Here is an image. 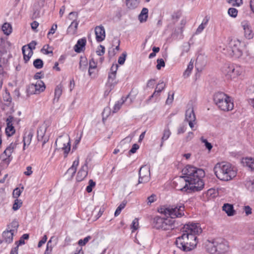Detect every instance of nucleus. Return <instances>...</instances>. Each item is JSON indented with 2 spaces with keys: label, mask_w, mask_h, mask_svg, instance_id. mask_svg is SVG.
<instances>
[{
  "label": "nucleus",
  "mask_w": 254,
  "mask_h": 254,
  "mask_svg": "<svg viewBox=\"0 0 254 254\" xmlns=\"http://www.w3.org/2000/svg\"><path fill=\"white\" fill-rule=\"evenodd\" d=\"M184 175L178 178L179 183L185 185L183 188H177L181 191L195 192L201 190L204 188V183L202 178L205 176V172L202 169L197 168L191 165L186 166L183 170Z\"/></svg>",
  "instance_id": "1"
},
{
  "label": "nucleus",
  "mask_w": 254,
  "mask_h": 254,
  "mask_svg": "<svg viewBox=\"0 0 254 254\" xmlns=\"http://www.w3.org/2000/svg\"><path fill=\"white\" fill-rule=\"evenodd\" d=\"M202 229L198 223H188L183 228V234L178 239L180 242L179 247L184 252H190L194 249L197 243L196 235L201 233Z\"/></svg>",
  "instance_id": "2"
},
{
  "label": "nucleus",
  "mask_w": 254,
  "mask_h": 254,
  "mask_svg": "<svg viewBox=\"0 0 254 254\" xmlns=\"http://www.w3.org/2000/svg\"><path fill=\"white\" fill-rule=\"evenodd\" d=\"M185 206L183 204H178L176 205H163L158 209V211L170 218H165L161 229L168 230L174 228V218L181 217L184 215Z\"/></svg>",
  "instance_id": "3"
},
{
  "label": "nucleus",
  "mask_w": 254,
  "mask_h": 254,
  "mask_svg": "<svg viewBox=\"0 0 254 254\" xmlns=\"http://www.w3.org/2000/svg\"><path fill=\"white\" fill-rule=\"evenodd\" d=\"M214 172L217 178L223 181H230L237 175L235 167L226 162L217 163L214 167Z\"/></svg>",
  "instance_id": "4"
},
{
  "label": "nucleus",
  "mask_w": 254,
  "mask_h": 254,
  "mask_svg": "<svg viewBox=\"0 0 254 254\" xmlns=\"http://www.w3.org/2000/svg\"><path fill=\"white\" fill-rule=\"evenodd\" d=\"M213 101L218 108L224 111H229L233 109V103L231 98L223 92H218L213 95Z\"/></svg>",
  "instance_id": "5"
},
{
  "label": "nucleus",
  "mask_w": 254,
  "mask_h": 254,
  "mask_svg": "<svg viewBox=\"0 0 254 254\" xmlns=\"http://www.w3.org/2000/svg\"><path fill=\"white\" fill-rule=\"evenodd\" d=\"M240 45L241 42L239 40L236 38L229 39L227 46L228 55L236 58L241 56L242 52L240 49Z\"/></svg>",
  "instance_id": "6"
},
{
  "label": "nucleus",
  "mask_w": 254,
  "mask_h": 254,
  "mask_svg": "<svg viewBox=\"0 0 254 254\" xmlns=\"http://www.w3.org/2000/svg\"><path fill=\"white\" fill-rule=\"evenodd\" d=\"M225 71L228 78H234L240 75L244 71V69L240 65L231 64L226 65Z\"/></svg>",
  "instance_id": "7"
},
{
  "label": "nucleus",
  "mask_w": 254,
  "mask_h": 254,
  "mask_svg": "<svg viewBox=\"0 0 254 254\" xmlns=\"http://www.w3.org/2000/svg\"><path fill=\"white\" fill-rule=\"evenodd\" d=\"M57 146H61V148L64 151L66 157L70 150V139L68 136L60 137L56 141Z\"/></svg>",
  "instance_id": "8"
},
{
  "label": "nucleus",
  "mask_w": 254,
  "mask_h": 254,
  "mask_svg": "<svg viewBox=\"0 0 254 254\" xmlns=\"http://www.w3.org/2000/svg\"><path fill=\"white\" fill-rule=\"evenodd\" d=\"M36 45L37 42L35 41H32L27 45L28 47L26 45L22 47V51L25 63H27L32 56L33 54L32 50L35 49Z\"/></svg>",
  "instance_id": "9"
},
{
  "label": "nucleus",
  "mask_w": 254,
  "mask_h": 254,
  "mask_svg": "<svg viewBox=\"0 0 254 254\" xmlns=\"http://www.w3.org/2000/svg\"><path fill=\"white\" fill-rule=\"evenodd\" d=\"M150 168L146 165L142 166L139 171L138 184L146 183L150 180Z\"/></svg>",
  "instance_id": "10"
},
{
  "label": "nucleus",
  "mask_w": 254,
  "mask_h": 254,
  "mask_svg": "<svg viewBox=\"0 0 254 254\" xmlns=\"http://www.w3.org/2000/svg\"><path fill=\"white\" fill-rule=\"evenodd\" d=\"M47 127L45 126L39 127L37 129V139L39 141L42 142L43 146L49 140V136L45 135Z\"/></svg>",
  "instance_id": "11"
},
{
  "label": "nucleus",
  "mask_w": 254,
  "mask_h": 254,
  "mask_svg": "<svg viewBox=\"0 0 254 254\" xmlns=\"http://www.w3.org/2000/svg\"><path fill=\"white\" fill-rule=\"evenodd\" d=\"M13 149L14 146L12 143H11L0 155V157L2 159V161L7 164H8L11 161L10 157Z\"/></svg>",
  "instance_id": "12"
},
{
  "label": "nucleus",
  "mask_w": 254,
  "mask_h": 254,
  "mask_svg": "<svg viewBox=\"0 0 254 254\" xmlns=\"http://www.w3.org/2000/svg\"><path fill=\"white\" fill-rule=\"evenodd\" d=\"M215 244H216L217 254L224 253L228 250V246L226 242L223 239H215Z\"/></svg>",
  "instance_id": "13"
},
{
  "label": "nucleus",
  "mask_w": 254,
  "mask_h": 254,
  "mask_svg": "<svg viewBox=\"0 0 254 254\" xmlns=\"http://www.w3.org/2000/svg\"><path fill=\"white\" fill-rule=\"evenodd\" d=\"M96 39L98 42L103 41L105 38V30L103 26H96L95 28Z\"/></svg>",
  "instance_id": "14"
},
{
  "label": "nucleus",
  "mask_w": 254,
  "mask_h": 254,
  "mask_svg": "<svg viewBox=\"0 0 254 254\" xmlns=\"http://www.w3.org/2000/svg\"><path fill=\"white\" fill-rule=\"evenodd\" d=\"M205 245L206 250L208 253L210 254H217L215 239L212 240H207Z\"/></svg>",
  "instance_id": "15"
},
{
  "label": "nucleus",
  "mask_w": 254,
  "mask_h": 254,
  "mask_svg": "<svg viewBox=\"0 0 254 254\" xmlns=\"http://www.w3.org/2000/svg\"><path fill=\"white\" fill-rule=\"evenodd\" d=\"M87 163L86 162L80 169L77 173L76 176V180L78 182L82 181L87 175Z\"/></svg>",
  "instance_id": "16"
},
{
  "label": "nucleus",
  "mask_w": 254,
  "mask_h": 254,
  "mask_svg": "<svg viewBox=\"0 0 254 254\" xmlns=\"http://www.w3.org/2000/svg\"><path fill=\"white\" fill-rule=\"evenodd\" d=\"M33 136V131L30 130L28 131H26L23 137V150L26 149V147H28L31 143L32 138Z\"/></svg>",
  "instance_id": "17"
},
{
  "label": "nucleus",
  "mask_w": 254,
  "mask_h": 254,
  "mask_svg": "<svg viewBox=\"0 0 254 254\" xmlns=\"http://www.w3.org/2000/svg\"><path fill=\"white\" fill-rule=\"evenodd\" d=\"M116 73L110 72L108 75V81L106 84V87L109 88L110 91L112 90L117 82L116 81Z\"/></svg>",
  "instance_id": "18"
},
{
  "label": "nucleus",
  "mask_w": 254,
  "mask_h": 254,
  "mask_svg": "<svg viewBox=\"0 0 254 254\" xmlns=\"http://www.w3.org/2000/svg\"><path fill=\"white\" fill-rule=\"evenodd\" d=\"M243 29L244 30V35L246 38L248 39H251L254 37V33L250 25L246 22L242 23Z\"/></svg>",
  "instance_id": "19"
},
{
  "label": "nucleus",
  "mask_w": 254,
  "mask_h": 254,
  "mask_svg": "<svg viewBox=\"0 0 254 254\" xmlns=\"http://www.w3.org/2000/svg\"><path fill=\"white\" fill-rule=\"evenodd\" d=\"M14 232V230H9L3 232L2 237L6 243H11L12 242Z\"/></svg>",
  "instance_id": "20"
},
{
  "label": "nucleus",
  "mask_w": 254,
  "mask_h": 254,
  "mask_svg": "<svg viewBox=\"0 0 254 254\" xmlns=\"http://www.w3.org/2000/svg\"><path fill=\"white\" fill-rule=\"evenodd\" d=\"M86 43V39L85 38L79 39L76 44L74 47V51L77 53H80L83 48L85 47Z\"/></svg>",
  "instance_id": "21"
},
{
  "label": "nucleus",
  "mask_w": 254,
  "mask_h": 254,
  "mask_svg": "<svg viewBox=\"0 0 254 254\" xmlns=\"http://www.w3.org/2000/svg\"><path fill=\"white\" fill-rule=\"evenodd\" d=\"M165 218L158 216L154 217L152 219V225L157 229H161Z\"/></svg>",
  "instance_id": "22"
},
{
  "label": "nucleus",
  "mask_w": 254,
  "mask_h": 254,
  "mask_svg": "<svg viewBox=\"0 0 254 254\" xmlns=\"http://www.w3.org/2000/svg\"><path fill=\"white\" fill-rule=\"evenodd\" d=\"M222 210L225 211L228 216H232L235 214V211L232 204L229 203H225L223 207Z\"/></svg>",
  "instance_id": "23"
},
{
  "label": "nucleus",
  "mask_w": 254,
  "mask_h": 254,
  "mask_svg": "<svg viewBox=\"0 0 254 254\" xmlns=\"http://www.w3.org/2000/svg\"><path fill=\"white\" fill-rule=\"evenodd\" d=\"M63 86L60 83L56 86L55 89V97L54 98V102H58L61 96L63 93Z\"/></svg>",
  "instance_id": "24"
},
{
  "label": "nucleus",
  "mask_w": 254,
  "mask_h": 254,
  "mask_svg": "<svg viewBox=\"0 0 254 254\" xmlns=\"http://www.w3.org/2000/svg\"><path fill=\"white\" fill-rule=\"evenodd\" d=\"M78 25V22L77 21V20H73L67 28V34L70 35H74L76 34Z\"/></svg>",
  "instance_id": "25"
},
{
  "label": "nucleus",
  "mask_w": 254,
  "mask_h": 254,
  "mask_svg": "<svg viewBox=\"0 0 254 254\" xmlns=\"http://www.w3.org/2000/svg\"><path fill=\"white\" fill-rule=\"evenodd\" d=\"M186 120L195 121V116L194 113L193 107L191 106L186 110Z\"/></svg>",
  "instance_id": "26"
},
{
  "label": "nucleus",
  "mask_w": 254,
  "mask_h": 254,
  "mask_svg": "<svg viewBox=\"0 0 254 254\" xmlns=\"http://www.w3.org/2000/svg\"><path fill=\"white\" fill-rule=\"evenodd\" d=\"M148 16V9L144 7L141 10L140 13L138 15V19L141 23L146 22Z\"/></svg>",
  "instance_id": "27"
},
{
  "label": "nucleus",
  "mask_w": 254,
  "mask_h": 254,
  "mask_svg": "<svg viewBox=\"0 0 254 254\" xmlns=\"http://www.w3.org/2000/svg\"><path fill=\"white\" fill-rule=\"evenodd\" d=\"M243 162L245 165L251 169L252 170H254V158H246L244 159Z\"/></svg>",
  "instance_id": "28"
},
{
  "label": "nucleus",
  "mask_w": 254,
  "mask_h": 254,
  "mask_svg": "<svg viewBox=\"0 0 254 254\" xmlns=\"http://www.w3.org/2000/svg\"><path fill=\"white\" fill-rule=\"evenodd\" d=\"M140 0H126V5L129 9H134L137 7Z\"/></svg>",
  "instance_id": "29"
},
{
  "label": "nucleus",
  "mask_w": 254,
  "mask_h": 254,
  "mask_svg": "<svg viewBox=\"0 0 254 254\" xmlns=\"http://www.w3.org/2000/svg\"><path fill=\"white\" fill-rule=\"evenodd\" d=\"M2 30L4 34L8 35L12 32V26L10 24L8 23H4L1 27Z\"/></svg>",
  "instance_id": "30"
},
{
  "label": "nucleus",
  "mask_w": 254,
  "mask_h": 254,
  "mask_svg": "<svg viewBox=\"0 0 254 254\" xmlns=\"http://www.w3.org/2000/svg\"><path fill=\"white\" fill-rule=\"evenodd\" d=\"M245 185L248 190L254 192V179H247L245 181Z\"/></svg>",
  "instance_id": "31"
},
{
  "label": "nucleus",
  "mask_w": 254,
  "mask_h": 254,
  "mask_svg": "<svg viewBox=\"0 0 254 254\" xmlns=\"http://www.w3.org/2000/svg\"><path fill=\"white\" fill-rule=\"evenodd\" d=\"M130 94V93L127 96L125 99H124V97H123L120 101H119L116 103L113 108L114 113L117 112L120 109L122 105L125 102V100L129 96Z\"/></svg>",
  "instance_id": "32"
},
{
  "label": "nucleus",
  "mask_w": 254,
  "mask_h": 254,
  "mask_svg": "<svg viewBox=\"0 0 254 254\" xmlns=\"http://www.w3.org/2000/svg\"><path fill=\"white\" fill-rule=\"evenodd\" d=\"M171 134V131L168 127L165 128V129L164 130L163 136L161 138V143L160 144L161 147L163 146V142L169 138Z\"/></svg>",
  "instance_id": "33"
},
{
  "label": "nucleus",
  "mask_w": 254,
  "mask_h": 254,
  "mask_svg": "<svg viewBox=\"0 0 254 254\" xmlns=\"http://www.w3.org/2000/svg\"><path fill=\"white\" fill-rule=\"evenodd\" d=\"M208 20L209 19L207 18L206 17L204 19H203L201 24L198 27L197 29H196V34H199L203 30L206 25L207 24Z\"/></svg>",
  "instance_id": "34"
},
{
  "label": "nucleus",
  "mask_w": 254,
  "mask_h": 254,
  "mask_svg": "<svg viewBox=\"0 0 254 254\" xmlns=\"http://www.w3.org/2000/svg\"><path fill=\"white\" fill-rule=\"evenodd\" d=\"M34 85H36V91L37 94L43 91L45 89V86L44 82L42 81H38L36 84H34Z\"/></svg>",
  "instance_id": "35"
},
{
  "label": "nucleus",
  "mask_w": 254,
  "mask_h": 254,
  "mask_svg": "<svg viewBox=\"0 0 254 254\" xmlns=\"http://www.w3.org/2000/svg\"><path fill=\"white\" fill-rule=\"evenodd\" d=\"M193 67V63L190 61L188 65L187 69L184 72L183 76L185 78H187L190 76Z\"/></svg>",
  "instance_id": "36"
},
{
  "label": "nucleus",
  "mask_w": 254,
  "mask_h": 254,
  "mask_svg": "<svg viewBox=\"0 0 254 254\" xmlns=\"http://www.w3.org/2000/svg\"><path fill=\"white\" fill-rule=\"evenodd\" d=\"M15 129L12 124L7 125L5 128V133L8 136H10L15 133Z\"/></svg>",
  "instance_id": "37"
},
{
  "label": "nucleus",
  "mask_w": 254,
  "mask_h": 254,
  "mask_svg": "<svg viewBox=\"0 0 254 254\" xmlns=\"http://www.w3.org/2000/svg\"><path fill=\"white\" fill-rule=\"evenodd\" d=\"M127 201L124 200L117 207L115 212V216H118L121 212L122 210L125 207Z\"/></svg>",
  "instance_id": "38"
},
{
  "label": "nucleus",
  "mask_w": 254,
  "mask_h": 254,
  "mask_svg": "<svg viewBox=\"0 0 254 254\" xmlns=\"http://www.w3.org/2000/svg\"><path fill=\"white\" fill-rule=\"evenodd\" d=\"M33 65L37 69H41L43 66V62L41 59H37L34 61Z\"/></svg>",
  "instance_id": "39"
},
{
  "label": "nucleus",
  "mask_w": 254,
  "mask_h": 254,
  "mask_svg": "<svg viewBox=\"0 0 254 254\" xmlns=\"http://www.w3.org/2000/svg\"><path fill=\"white\" fill-rule=\"evenodd\" d=\"M87 61L85 59L81 58L79 62V68L80 70L84 71L85 70L87 67Z\"/></svg>",
  "instance_id": "40"
},
{
  "label": "nucleus",
  "mask_w": 254,
  "mask_h": 254,
  "mask_svg": "<svg viewBox=\"0 0 254 254\" xmlns=\"http://www.w3.org/2000/svg\"><path fill=\"white\" fill-rule=\"evenodd\" d=\"M35 86H36V85H34V84H30L27 89V93L28 94H37V91H36L37 88Z\"/></svg>",
  "instance_id": "41"
},
{
  "label": "nucleus",
  "mask_w": 254,
  "mask_h": 254,
  "mask_svg": "<svg viewBox=\"0 0 254 254\" xmlns=\"http://www.w3.org/2000/svg\"><path fill=\"white\" fill-rule=\"evenodd\" d=\"M29 239V235L28 234H23L20 238L18 241L16 242V244L18 245H21L25 244L24 240H28Z\"/></svg>",
  "instance_id": "42"
},
{
  "label": "nucleus",
  "mask_w": 254,
  "mask_h": 254,
  "mask_svg": "<svg viewBox=\"0 0 254 254\" xmlns=\"http://www.w3.org/2000/svg\"><path fill=\"white\" fill-rule=\"evenodd\" d=\"M3 99L4 101L10 103L11 102L12 98L10 96V93L7 90H5L4 93L3 94Z\"/></svg>",
  "instance_id": "43"
},
{
  "label": "nucleus",
  "mask_w": 254,
  "mask_h": 254,
  "mask_svg": "<svg viewBox=\"0 0 254 254\" xmlns=\"http://www.w3.org/2000/svg\"><path fill=\"white\" fill-rule=\"evenodd\" d=\"M127 56V54L126 52H123L121 56L119 57L118 59V63L121 65L125 63Z\"/></svg>",
  "instance_id": "44"
},
{
  "label": "nucleus",
  "mask_w": 254,
  "mask_h": 254,
  "mask_svg": "<svg viewBox=\"0 0 254 254\" xmlns=\"http://www.w3.org/2000/svg\"><path fill=\"white\" fill-rule=\"evenodd\" d=\"M200 140L201 141L204 143V145L205 146V147L209 150L210 151L212 148V145H211V144L209 142H208V141L206 139L204 138L203 136H202L201 138H200Z\"/></svg>",
  "instance_id": "45"
},
{
  "label": "nucleus",
  "mask_w": 254,
  "mask_h": 254,
  "mask_svg": "<svg viewBox=\"0 0 254 254\" xmlns=\"http://www.w3.org/2000/svg\"><path fill=\"white\" fill-rule=\"evenodd\" d=\"M229 15L232 17H236L238 14V10L235 8H230L228 9Z\"/></svg>",
  "instance_id": "46"
},
{
  "label": "nucleus",
  "mask_w": 254,
  "mask_h": 254,
  "mask_svg": "<svg viewBox=\"0 0 254 254\" xmlns=\"http://www.w3.org/2000/svg\"><path fill=\"white\" fill-rule=\"evenodd\" d=\"M96 183L92 180H90L89 181V185L87 186L86 190L88 192H91L92 190L93 187L95 186Z\"/></svg>",
  "instance_id": "47"
},
{
  "label": "nucleus",
  "mask_w": 254,
  "mask_h": 254,
  "mask_svg": "<svg viewBox=\"0 0 254 254\" xmlns=\"http://www.w3.org/2000/svg\"><path fill=\"white\" fill-rule=\"evenodd\" d=\"M138 219L137 218H135L133 221L132 222L131 225V229H132V232H134V231L138 229Z\"/></svg>",
  "instance_id": "48"
},
{
  "label": "nucleus",
  "mask_w": 254,
  "mask_h": 254,
  "mask_svg": "<svg viewBox=\"0 0 254 254\" xmlns=\"http://www.w3.org/2000/svg\"><path fill=\"white\" fill-rule=\"evenodd\" d=\"M97 67L96 63L95 62V61L93 60V59H91L89 61V68L88 69V72L89 74L90 75H91V69H95Z\"/></svg>",
  "instance_id": "49"
},
{
  "label": "nucleus",
  "mask_w": 254,
  "mask_h": 254,
  "mask_svg": "<svg viewBox=\"0 0 254 254\" xmlns=\"http://www.w3.org/2000/svg\"><path fill=\"white\" fill-rule=\"evenodd\" d=\"M21 205H22V201H21V200L16 199L15 200L14 203L13 205L12 209L14 210H17L21 206Z\"/></svg>",
  "instance_id": "50"
},
{
  "label": "nucleus",
  "mask_w": 254,
  "mask_h": 254,
  "mask_svg": "<svg viewBox=\"0 0 254 254\" xmlns=\"http://www.w3.org/2000/svg\"><path fill=\"white\" fill-rule=\"evenodd\" d=\"M156 200V195L155 194H152L148 196L147 198V203L148 205H150L151 204Z\"/></svg>",
  "instance_id": "51"
},
{
  "label": "nucleus",
  "mask_w": 254,
  "mask_h": 254,
  "mask_svg": "<svg viewBox=\"0 0 254 254\" xmlns=\"http://www.w3.org/2000/svg\"><path fill=\"white\" fill-rule=\"evenodd\" d=\"M91 239V237L88 236L85 237L83 240L80 239L78 241V244L80 246H84Z\"/></svg>",
  "instance_id": "52"
},
{
  "label": "nucleus",
  "mask_w": 254,
  "mask_h": 254,
  "mask_svg": "<svg viewBox=\"0 0 254 254\" xmlns=\"http://www.w3.org/2000/svg\"><path fill=\"white\" fill-rule=\"evenodd\" d=\"M76 172V169L70 167L66 171V174L69 175L70 178H72Z\"/></svg>",
  "instance_id": "53"
},
{
  "label": "nucleus",
  "mask_w": 254,
  "mask_h": 254,
  "mask_svg": "<svg viewBox=\"0 0 254 254\" xmlns=\"http://www.w3.org/2000/svg\"><path fill=\"white\" fill-rule=\"evenodd\" d=\"M157 64L156 68L157 69H160L162 67H164L165 65V62L163 59H159L157 60Z\"/></svg>",
  "instance_id": "54"
},
{
  "label": "nucleus",
  "mask_w": 254,
  "mask_h": 254,
  "mask_svg": "<svg viewBox=\"0 0 254 254\" xmlns=\"http://www.w3.org/2000/svg\"><path fill=\"white\" fill-rule=\"evenodd\" d=\"M228 2L232 3L234 6H240L243 4V0H229Z\"/></svg>",
  "instance_id": "55"
},
{
  "label": "nucleus",
  "mask_w": 254,
  "mask_h": 254,
  "mask_svg": "<svg viewBox=\"0 0 254 254\" xmlns=\"http://www.w3.org/2000/svg\"><path fill=\"white\" fill-rule=\"evenodd\" d=\"M165 88V84L163 82H161L158 84L155 89L158 90V92L160 93Z\"/></svg>",
  "instance_id": "56"
},
{
  "label": "nucleus",
  "mask_w": 254,
  "mask_h": 254,
  "mask_svg": "<svg viewBox=\"0 0 254 254\" xmlns=\"http://www.w3.org/2000/svg\"><path fill=\"white\" fill-rule=\"evenodd\" d=\"M182 52L181 53V56H184V54L186 53H188L190 50V45L188 44H185L183 46Z\"/></svg>",
  "instance_id": "57"
},
{
  "label": "nucleus",
  "mask_w": 254,
  "mask_h": 254,
  "mask_svg": "<svg viewBox=\"0 0 254 254\" xmlns=\"http://www.w3.org/2000/svg\"><path fill=\"white\" fill-rule=\"evenodd\" d=\"M105 47L103 46L100 45L98 50H97L96 53L99 56L103 55L105 53Z\"/></svg>",
  "instance_id": "58"
},
{
  "label": "nucleus",
  "mask_w": 254,
  "mask_h": 254,
  "mask_svg": "<svg viewBox=\"0 0 254 254\" xmlns=\"http://www.w3.org/2000/svg\"><path fill=\"white\" fill-rule=\"evenodd\" d=\"M21 189L18 188L15 189L13 191V197L17 198L21 194Z\"/></svg>",
  "instance_id": "59"
},
{
  "label": "nucleus",
  "mask_w": 254,
  "mask_h": 254,
  "mask_svg": "<svg viewBox=\"0 0 254 254\" xmlns=\"http://www.w3.org/2000/svg\"><path fill=\"white\" fill-rule=\"evenodd\" d=\"M77 17V13L76 12H71L68 15V18L70 20H76Z\"/></svg>",
  "instance_id": "60"
},
{
  "label": "nucleus",
  "mask_w": 254,
  "mask_h": 254,
  "mask_svg": "<svg viewBox=\"0 0 254 254\" xmlns=\"http://www.w3.org/2000/svg\"><path fill=\"white\" fill-rule=\"evenodd\" d=\"M47 240V237L46 235H44L42 239L39 242L38 244V247L40 248L44 244L46 243Z\"/></svg>",
  "instance_id": "61"
},
{
  "label": "nucleus",
  "mask_w": 254,
  "mask_h": 254,
  "mask_svg": "<svg viewBox=\"0 0 254 254\" xmlns=\"http://www.w3.org/2000/svg\"><path fill=\"white\" fill-rule=\"evenodd\" d=\"M244 210L247 216L252 213V208L249 206H245L244 207Z\"/></svg>",
  "instance_id": "62"
},
{
  "label": "nucleus",
  "mask_w": 254,
  "mask_h": 254,
  "mask_svg": "<svg viewBox=\"0 0 254 254\" xmlns=\"http://www.w3.org/2000/svg\"><path fill=\"white\" fill-rule=\"evenodd\" d=\"M139 148V145L137 144H134L131 149L129 151V153H134L136 150Z\"/></svg>",
  "instance_id": "63"
},
{
  "label": "nucleus",
  "mask_w": 254,
  "mask_h": 254,
  "mask_svg": "<svg viewBox=\"0 0 254 254\" xmlns=\"http://www.w3.org/2000/svg\"><path fill=\"white\" fill-rule=\"evenodd\" d=\"M57 29V25L56 24H54L52 25L50 31L48 32V35L54 34L55 31H56Z\"/></svg>",
  "instance_id": "64"
}]
</instances>
